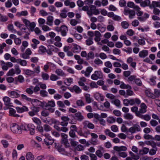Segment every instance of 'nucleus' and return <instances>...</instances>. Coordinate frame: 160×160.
Masks as SVG:
<instances>
[{"instance_id":"nucleus-1","label":"nucleus","mask_w":160,"mask_h":160,"mask_svg":"<svg viewBox=\"0 0 160 160\" xmlns=\"http://www.w3.org/2000/svg\"><path fill=\"white\" fill-rule=\"evenodd\" d=\"M20 129L21 130V132L22 130L29 131L31 135H33L34 134L35 127L32 124H28L26 125L22 124L20 126Z\"/></svg>"},{"instance_id":"nucleus-2","label":"nucleus","mask_w":160,"mask_h":160,"mask_svg":"<svg viewBox=\"0 0 160 160\" xmlns=\"http://www.w3.org/2000/svg\"><path fill=\"white\" fill-rule=\"evenodd\" d=\"M12 131L14 133L20 134L22 133L21 130L20 129V126L16 123H13L10 126Z\"/></svg>"},{"instance_id":"nucleus-3","label":"nucleus","mask_w":160,"mask_h":160,"mask_svg":"<svg viewBox=\"0 0 160 160\" xmlns=\"http://www.w3.org/2000/svg\"><path fill=\"white\" fill-rule=\"evenodd\" d=\"M61 135L62 138L61 140V143L64 144L66 148L69 147L70 144L68 142L67 139L68 135L66 134L63 133H62L61 134Z\"/></svg>"},{"instance_id":"nucleus-4","label":"nucleus","mask_w":160,"mask_h":160,"mask_svg":"<svg viewBox=\"0 0 160 160\" xmlns=\"http://www.w3.org/2000/svg\"><path fill=\"white\" fill-rule=\"evenodd\" d=\"M141 130V128L137 124H134L133 126L130 128L128 130L129 132L132 133H135L136 131L139 132Z\"/></svg>"},{"instance_id":"nucleus-5","label":"nucleus","mask_w":160,"mask_h":160,"mask_svg":"<svg viewBox=\"0 0 160 160\" xmlns=\"http://www.w3.org/2000/svg\"><path fill=\"white\" fill-rule=\"evenodd\" d=\"M140 109H139L138 112L136 113V116H138V114H142V113H144L146 112L147 111L146 109L147 108V106L145 103H142L140 105Z\"/></svg>"},{"instance_id":"nucleus-6","label":"nucleus","mask_w":160,"mask_h":160,"mask_svg":"<svg viewBox=\"0 0 160 160\" xmlns=\"http://www.w3.org/2000/svg\"><path fill=\"white\" fill-rule=\"evenodd\" d=\"M83 128L86 129L88 127L90 129H93L94 128V125L92 123L88 121H85L83 122Z\"/></svg>"},{"instance_id":"nucleus-7","label":"nucleus","mask_w":160,"mask_h":160,"mask_svg":"<svg viewBox=\"0 0 160 160\" xmlns=\"http://www.w3.org/2000/svg\"><path fill=\"white\" fill-rule=\"evenodd\" d=\"M69 89L71 92H73L74 91L76 93L78 94L81 92L82 90L77 85H74L73 87L72 88L71 87L68 88Z\"/></svg>"},{"instance_id":"nucleus-8","label":"nucleus","mask_w":160,"mask_h":160,"mask_svg":"<svg viewBox=\"0 0 160 160\" xmlns=\"http://www.w3.org/2000/svg\"><path fill=\"white\" fill-rule=\"evenodd\" d=\"M61 34L63 36H65L67 34V32L68 31V27L65 25H62L61 26Z\"/></svg>"},{"instance_id":"nucleus-9","label":"nucleus","mask_w":160,"mask_h":160,"mask_svg":"<svg viewBox=\"0 0 160 160\" xmlns=\"http://www.w3.org/2000/svg\"><path fill=\"white\" fill-rule=\"evenodd\" d=\"M48 50H47L46 52H47L48 54L49 55H51L52 54V51H54V50H59V49L53 46L49 45L48 46Z\"/></svg>"},{"instance_id":"nucleus-10","label":"nucleus","mask_w":160,"mask_h":160,"mask_svg":"<svg viewBox=\"0 0 160 160\" xmlns=\"http://www.w3.org/2000/svg\"><path fill=\"white\" fill-rule=\"evenodd\" d=\"M9 96L12 98H17L20 96V95L15 91L8 92Z\"/></svg>"},{"instance_id":"nucleus-11","label":"nucleus","mask_w":160,"mask_h":160,"mask_svg":"<svg viewBox=\"0 0 160 160\" xmlns=\"http://www.w3.org/2000/svg\"><path fill=\"white\" fill-rule=\"evenodd\" d=\"M3 100L6 106L9 107L12 106V103L10 102L11 99L8 97H5L3 98Z\"/></svg>"},{"instance_id":"nucleus-12","label":"nucleus","mask_w":160,"mask_h":160,"mask_svg":"<svg viewBox=\"0 0 160 160\" xmlns=\"http://www.w3.org/2000/svg\"><path fill=\"white\" fill-rule=\"evenodd\" d=\"M72 49L74 52L78 53L81 51V48L76 44H72Z\"/></svg>"},{"instance_id":"nucleus-13","label":"nucleus","mask_w":160,"mask_h":160,"mask_svg":"<svg viewBox=\"0 0 160 160\" xmlns=\"http://www.w3.org/2000/svg\"><path fill=\"white\" fill-rule=\"evenodd\" d=\"M75 117L77 120L80 122L82 121L84 118V117L80 112L75 113Z\"/></svg>"},{"instance_id":"nucleus-14","label":"nucleus","mask_w":160,"mask_h":160,"mask_svg":"<svg viewBox=\"0 0 160 160\" xmlns=\"http://www.w3.org/2000/svg\"><path fill=\"white\" fill-rule=\"evenodd\" d=\"M138 117L147 121H148L151 119L150 116L148 114L143 115L138 113Z\"/></svg>"},{"instance_id":"nucleus-15","label":"nucleus","mask_w":160,"mask_h":160,"mask_svg":"<svg viewBox=\"0 0 160 160\" xmlns=\"http://www.w3.org/2000/svg\"><path fill=\"white\" fill-rule=\"evenodd\" d=\"M148 55V51L146 50H143L139 52V57L140 58H145Z\"/></svg>"},{"instance_id":"nucleus-16","label":"nucleus","mask_w":160,"mask_h":160,"mask_svg":"<svg viewBox=\"0 0 160 160\" xmlns=\"http://www.w3.org/2000/svg\"><path fill=\"white\" fill-rule=\"evenodd\" d=\"M113 149L119 152L121 151H125L127 150V148L126 147L124 146L120 147L115 146L114 147Z\"/></svg>"},{"instance_id":"nucleus-17","label":"nucleus","mask_w":160,"mask_h":160,"mask_svg":"<svg viewBox=\"0 0 160 160\" xmlns=\"http://www.w3.org/2000/svg\"><path fill=\"white\" fill-rule=\"evenodd\" d=\"M156 7L160 8V2L153 1L152 2V4L149 5V8H156Z\"/></svg>"},{"instance_id":"nucleus-18","label":"nucleus","mask_w":160,"mask_h":160,"mask_svg":"<svg viewBox=\"0 0 160 160\" xmlns=\"http://www.w3.org/2000/svg\"><path fill=\"white\" fill-rule=\"evenodd\" d=\"M149 151V149L148 148H144L139 151L138 155H141L143 154H146L148 153Z\"/></svg>"},{"instance_id":"nucleus-19","label":"nucleus","mask_w":160,"mask_h":160,"mask_svg":"<svg viewBox=\"0 0 160 160\" xmlns=\"http://www.w3.org/2000/svg\"><path fill=\"white\" fill-rule=\"evenodd\" d=\"M9 109V113L11 116L17 118L20 117L19 115L15 114L16 111L15 109L12 108H10Z\"/></svg>"},{"instance_id":"nucleus-20","label":"nucleus","mask_w":160,"mask_h":160,"mask_svg":"<svg viewBox=\"0 0 160 160\" xmlns=\"http://www.w3.org/2000/svg\"><path fill=\"white\" fill-rule=\"evenodd\" d=\"M46 24L50 26H52L53 24V18L52 16H50L47 18Z\"/></svg>"},{"instance_id":"nucleus-21","label":"nucleus","mask_w":160,"mask_h":160,"mask_svg":"<svg viewBox=\"0 0 160 160\" xmlns=\"http://www.w3.org/2000/svg\"><path fill=\"white\" fill-rule=\"evenodd\" d=\"M94 97L95 99L98 100L102 101L104 100V98L103 96L99 93H96L94 95Z\"/></svg>"},{"instance_id":"nucleus-22","label":"nucleus","mask_w":160,"mask_h":160,"mask_svg":"<svg viewBox=\"0 0 160 160\" xmlns=\"http://www.w3.org/2000/svg\"><path fill=\"white\" fill-rule=\"evenodd\" d=\"M120 87L122 89H132V87L131 86L128 84L126 85L123 82H121V84L120 85Z\"/></svg>"},{"instance_id":"nucleus-23","label":"nucleus","mask_w":160,"mask_h":160,"mask_svg":"<svg viewBox=\"0 0 160 160\" xmlns=\"http://www.w3.org/2000/svg\"><path fill=\"white\" fill-rule=\"evenodd\" d=\"M150 1L149 0H145L144 1H142L140 3V6L143 7H145L147 6H149L150 5Z\"/></svg>"},{"instance_id":"nucleus-24","label":"nucleus","mask_w":160,"mask_h":160,"mask_svg":"<svg viewBox=\"0 0 160 160\" xmlns=\"http://www.w3.org/2000/svg\"><path fill=\"white\" fill-rule=\"evenodd\" d=\"M145 143L147 145H151L153 148H157L156 147V143L152 141H146Z\"/></svg>"},{"instance_id":"nucleus-25","label":"nucleus","mask_w":160,"mask_h":160,"mask_svg":"<svg viewBox=\"0 0 160 160\" xmlns=\"http://www.w3.org/2000/svg\"><path fill=\"white\" fill-rule=\"evenodd\" d=\"M27 160H34V157L33 155L31 152H28L26 156Z\"/></svg>"},{"instance_id":"nucleus-26","label":"nucleus","mask_w":160,"mask_h":160,"mask_svg":"<svg viewBox=\"0 0 160 160\" xmlns=\"http://www.w3.org/2000/svg\"><path fill=\"white\" fill-rule=\"evenodd\" d=\"M32 104L35 103L36 106H41L42 102L37 99H32Z\"/></svg>"},{"instance_id":"nucleus-27","label":"nucleus","mask_w":160,"mask_h":160,"mask_svg":"<svg viewBox=\"0 0 160 160\" xmlns=\"http://www.w3.org/2000/svg\"><path fill=\"white\" fill-rule=\"evenodd\" d=\"M15 81L16 83L18 81L20 83H22L24 81V79L22 76L19 75L17 78H15Z\"/></svg>"},{"instance_id":"nucleus-28","label":"nucleus","mask_w":160,"mask_h":160,"mask_svg":"<svg viewBox=\"0 0 160 160\" xmlns=\"http://www.w3.org/2000/svg\"><path fill=\"white\" fill-rule=\"evenodd\" d=\"M93 70V68L91 67H88L87 68L85 73V76L89 77L90 75V73Z\"/></svg>"},{"instance_id":"nucleus-29","label":"nucleus","mask_w":160,"mask_h":160,"mask_svg":"<svg viewBox=\"0 0 160 160\" xmlns=\"http://www.w3.org/2000/svg\"><path fill=\"white\" fill-rule=\"evenodd\" d=\"M55 148L57 149V150L59 152H64L65 150L64 148H61V146H59V145H57L56 143H55Z\"/></svg>"},{"instance_id":"nucleus-30","label":"nucleus","mask_w":160,"mask_h":160,"mask_svg":"<svg viewBox=\"0 0 160 160\" xmlns=\"http://www.w3.org/2000/svg\"><path fill=\"white\" fill-rule=\"evenodd\" d=\"M46 49L43 46H41L39 47L38 52L40 54H42L46 52Z\"/></svg>"},{"instance_id":"nucleus-31","label":"nucleus","mask_w":160,"mask_h":160,"mask_svg":"<svg viewBox=\"0 0 160 160\" xmlns=\"http://www.w3.org/2000/svg\"><path fill=\"white\" fill-rule=\"evenodd\" d=\"M18 63H19L20 65L25 66L27 64V61L25 60H22L21 59H18Z\"/></svg>"},{"instance_id":"nucleus-32","label":"nucleus","mask_w":160,"mask_h":160,"mask_svg":"<svg viewBox=\"0 0 160 160\" xmlns=\"http://www.w3.org/2000/svg\"><path fill=\"white\" fill-rule=\"evenodd\" d=\"M32 104L33 106L31 107V108L32 111H33V112H34L35 113H36L37 114V113L39 111V108L36 107L35 103Z\"/></svg>"},{"instance_id":"nucleus-33","label":"nucleus","mask_w":160,"mask_h":160,"mask_svg":"<svg viewBox=\"0 0 160 160\" xmlns=\"http://www.w3.org/2000/svg\"><path fill=\"white\" fill-rule=\"evenodd\" d=\"M111 102L113 103L117 107L120 108V101L118 99H116L112 101Z\"/></svg>"},{"instance_id":"nucleus-34","label":"nucleus","mask_w":160,"mask_h":160,"mask_svg":"<svg viewBox=\"0 0 160 160\" xmlns=\"http://www.w3.org/2000/svg\"><path fill=\"white\" fill-rule=\"evenodd\" d=\"M129 153L130 155L132 157L131 158H132L133 159L137 160L139 158V156L138 155H135L134 153L132 152L131 151L129 152Z\"/></svg>"},{"instance_id":"nucleus-35","label":"nucleus","mask_w":160,"mask_h":160,"mask_svg":"<svg viewBox=\"0 0 160 160\" xmlns=\"http://www.w3.org/2000/svg\"><path fill=\"white\" fill-rule=\"evenodd\" d=\"M93 43V39L92 38H89L86 41V44L88 46H90Z\"/></svg>"},{"instance_id":"nucleus-36","label":"nucleus","mask_w":160,"mask_h":160,"mask_svg":"<svg viewBox=\"0 0 160 160\" xmlns=\"http://www.w3.org/2000/svg\"><path fill=\"white\" fill-rule=\"evenodd\" d=\"M122 27L124 29H127L128 28L129 24L126 21H123L121 23Z\"/></svg>"},{"instance_id":"nucleus-37","label":"nucleus","mask_w":160,"mask_h":160,"mask_svg":"<svg viewBox=\"0 0 160 160\" xmlns=\"http://www.w3.org/2000/svg\"><path fill=\"white\" fill-rule=\"evenodd\" d=\"M94 58V53L93 52L91 51L88 54L87 57V60H88L90 59H93Z\"/></svg>"},{"instance_id":"nucleus-38","label":"nucleus","mask_w":160,"mask_h":160,"mask_svg":"<svg viewBox=\"0 0 160 160\" xmlns=\"http://www.w3.org/2000/svg\"><path fill=\"white\" fill-rule=\"evenodd\" d=\"M124 117L127 119H132L133 118V116L129 113L124 114Z\"/></svg>"},{"instance_id":"nucleus-39","label":"nucleus","mask_w":160,"mask_h":160,"mask_svg":"<svg viewBox=\"0 0 160 160\" xmlns=\"http://www.w3.org/2000/svg\"><path fill=\"white\" fill-rule=\"evenodd\" d=\"M7 28L10 31L14 33L17 32L16 30L14 28L12 24L9 25L8 26Z\"/></svg>"},{"instance_id":"nucleus-40","label":"nucleus","mask_w":160,"mask_h":160,"mask_svg":"<svg viewBox=\"0 0 160 160\" xmlns=\"http://www.w3.org/2000/svg\"><path fill=\"white\" fill-rule=\"evenodd\" d=\"M48 107H54L55 106V102L53 100L49 101L47 102Z\"/></svg>"},{"instance_id":"nucleus-41","label":"nucleus","mask_w":160,"mask_h":160,"mask_svg":"<svg viewBox=\"0 0 160 160\" xmlns=\"http://www.w3.org/2000/svg\"><path fill=\"white\" fill-rule=\"evenodd\" d=\"M36 24L34 22H32L31 23H30V25H29V30L32 32L34 31V28L35 27Z\"/></svg>"},{"instance_id":"nucleus-42","label":"nucleus","mask_w":160,"mask_h":160,"mask_svg":"<svg viewBox=\"0 0 160 160\" xmlns=\"http://www.w3.org/2000/svg\"><path fill=\"white\" fill-rule=\"evenodd\" d=\"M32 121L38 125H40L41 123V120L38 118L34 117L32 118Z\"/></svg>"},{"instance_id":"nucleus-43","label":"nucleus","mask_w":160,"mask_h":160,"mask_svg":"<svg viewBox=\"0 0 160 160\" xmlns=\"http://www.w3.org/2000/svg\"><path fill=\"white\" fill-rule=\"evenodd\" d=\"M25 74L31 76L33 75L34 73V71H33L29 69L25 70L24 71Z\"/></svg>"},{"instance_id":"nucleus-44","label":"nucleus","mask_w":160,"mask_h":160,"mask_svg":"<svg viewBox=\"0 0 160 160\" xmlns=\"http://www.w3.org/2000/svg\"><path fill=\"white\" fill-rule=\"evenodd\" d=\"M131 90L128 89L126 90V93L125 98L127 97L128 96H132L133 94L134 93L133 91Z\"/></svg>"},{"instance_id":"nucleus-45","label":"nucleus","mask_w":160,"mask_h":160,"mask_svg":"<svg viewBox=\"0 0 160 160\" xmlns=\"http://www.w3.org/2000/svg\"><path fill=\"white\" fill-rule=\"evenodd\" d=\"M76 104L78 106L82 107L85 105L83 102L82 100H78L76 102Z\"/></svg>"},{"instance_id":"nucleus-46","label":"nucleus","mask_w":160,"mask_h":160,"mask_svg":"<svg viewBox=\"0 0 160 160\" xmlns=\"http://www.w3.org/2000/svg\"><path fill=\"white\" fill-rule=\"evenodd\" d=\"M134 82L138 86H141L142 85V82L139 78H136Z\"/></svg>"},{"instance_id":"nucleus-47","label":"nucleus","mask_w":160,"mask_h":160,"mask_svg":"<svg viewBox=\"0 0 160 160\" xmlns=\"http://www.w3.org/2000/svg\"><path fill=\"white\" fill-rule=\"evenodd\" d=\"M15 73L17 74H20L21 72V70L19 68L18 65L16 64L15 65Z\"/></svg>"},{"instance_id":"nucleus-48","label":"nucleus","mask_w":160,"mask_h":160,"mask_svg":"<svg viewBox=\"0 0 160 160\" xmlns=\"http://www.w3.org/2000/svg\"><path fill=\"white\" fill-rule=\"evenodd\" d=\"M156 79V77H153L150 79V84L151 85L154 86L156 84L155 79Z\"/></svg>"},{"instance_id":"nucleus-49","label":"nucleus","mask_w":160,"mask_h":160,"mask_svg":"<svg viewBox=\"0 0 160 160\" xmlns=\"http://www.w3.org/2000/svg\"><path fill=\"white\" fill-rule=\"evenodd\" d=\"M48 92L45 90H41L40 92V95L42 97H45L48 96Z\"/></svg>"},{"instance_id":"nucleus-50","label":"nucleus","mask_w":160,"mask_h":160,"mask_svg":"<svg viewBox=\"0 0 160 160\" xmlns=\"http://www.w3.org/2000/svg\"><path fill=\"white\" fill-rule=\"evenodd\" d=\"M61 119L63 121L68 122L70 120V118L68 116H64L61 117Z\"/></svg>"},{"instance_id":"nucleus-51","label":"nucleus","mask_w":160,"mask_h":160,"mask_svg":"<svg viewBox=\"0 0 160 160\" xmlns=\"http://www.w3.org/2000/svg\"><path fill=\"white\" fill-rule=\"evenodd\" d=\"M41 114L42 116L46 117L49 115V112L46 109L42 111Z\"/></svg>"},{"instance_id":"nucleus-52","label":"nucleus","mask_w":160,"mask_h":160,"mask_svg":"<svg viewBox=\"0 0 160 160\" xmlns=\"http://www.w3.org/2000/svg\"><path fill=\"white\" fill-rule=\"evenodd\" d=\"M150 123L151 125L153 127H155L158 124V123L157 121L153 119H152L150 121Z\"/></svg>"},{"instance_id":"nucleus-53","label":"nucleus","mask_w":160,"mask_h":160,"mask_svg":"<svg viewBox=\"0 0 160 160\" xmlns=\"http://www.w3.org/2000/svg\"><path fill=\"white\" fill-rule=\"evenodd\" d=\"M143 137L145 139H152L154 140V137L149 134H145L144 135Z\"/></svg>"},{"instance_id":"nucleus-54","label":"nucleus","mask_w":160,"mask_h":160,"mask_svg":"<svg viewBox=\"0 0 160 160\" xmlns=\"http://www.w3.org/2000/svg\"><path fill=\"white\" fill-rule=\"evenodd\" d=\"M85 99L86 102L88 103H90L91 102V99L90 97L89 94H87L85 96Z\"/></svg>"},{"instance_id":"nucleus-55","label":"nucleus","mask_w":160,"mask_h":160,"mask_svg":"<svg viewBox=\"0 0 160 160\" xmlns=\"http://www.w3.org/2000/svg\"><path fill=\"white\" fill-rule=\"evenodd\" d=\"M155 103L158 106V110L160 111V100L156 99L154 100Z\"/></svg>"},{"instance_id":"nucleus-56","label":"nucleus","mask_w":160,"mask_h":160,"mask_svg":"<svg viewBox=\"0 0 160 160\" xmlns=\"http://www.w3.org/2000/svg\"><path fill=\"white\" fill-rule=\"evenodd\" d=\"M1 143L3 145V147L4 148H7L9 145V143L8 141L6 140H2Z\"/></svg>"},{"instance_id":"nucleus-57","label":"nucleus","mask_w":160,"mask_h":160,"mask_svg":"<svg viewBox=\"0 0 160 160\" xmlns=\"http://www.w3.org/2000/svg\"><path fill=\"white\" fill-rule=\"evenodd\" d=\"M115 119L113 117H110L108 118L107 122L110 123H112L115 122Z\"/></svg>"},{"instance_id":"nucleus-58","label":"nucleus","mask_w":160,"mask_h":160,"mask_svg":"<svg viewBox=\"0 0 160 160\" xmlns=\"http://www.w3.org/2000/svg\"><path fill=\"white\" fill-rule=\"evenodd\" d=\"M22 20L23 21L24 24H25V26L28 27H29V25H30V22L27 19H22Z\"/></svg>"},{"instance_id":"nucleus-59","label":"nucleus","mask_w":160,"mask_h":160,"mask_svg":"<svg viewBox=\"0 0 160 160\" xmlns=\"http://www.w3.org/2000/svg\"><path fill=\"white\" fill-rule=\"evenodd\" d=\"M75 132V131L71 130L69 132V136L72 138H74L76 137Z\"/></svg>"},{"instance_id":"nucleus-60","label":"nucleus","mask_w":160,"mask_h":160,"mask_svg":"<svg viewBox=\"0 0 160 160\" xmlns=\"http://www.w3.org/2000/svg\"><path fill=\"white\" fill-rule=\"evenodd\" d=\"M157 148H155L153 149H151L150 150L149 152V153L151 155H154L156 154V151H157Z\"/></svg>"},{"instance_id":"nucleus-61","label":"nucleus","mask_w":160,"mask_h":160,"mask_svg":"<svg viewBox=\"0 0 160 160\" xmlns=\"http://www.w3.org/2000/svg\"><path fill=\"white\" fill-rule=\"evenodd\" d=\"M111 129L112 131L116 132L118 130V127L116 125H113L111 127Z\"/></svg>"},{"instance_id":"nucleus-62","label":"nucleus","mask_w":160,"mask_h":160,"mask_svg":"<svg viewBox=\"0 0 160 160\" xmlns=\"http://www.w3.org/2000/svg\"><path fill=\"white\" fill-rule=\"evenodd\" d=\"M136 76L134 75H131L128 78L127 81L128 82H132L135 80L136 79Z\"/></svg>"},{"instance_id":"nucleus-63","label":"nucleus","mask_w":160,"mask_h":160,"mask_svg":"<svg viewBox=\"0 0 160 160\" xmlns=\"http://www.w3.org/2000/svg\"><path fill=\"white\" fill-rule=\"evenodd\" d=\"M42 77L44 80H48L49 78V75L46 73H42Z\"/></svg>"},{"instance_id":"nucleus-64","label":"nucleus","mask_w":160,"mask_h":160,"mask_svg":"<svg viewBox=\"0 0 160 160\" xmlns=\"http://www.w3.org/2000/svg\"><path fill=\"white\" fill-rule=\"evenodd\" d=\"M103 152L101 151V150H98L96 152V154L99 158H101L103 156Z\"/></svg>"}]
</instances>
